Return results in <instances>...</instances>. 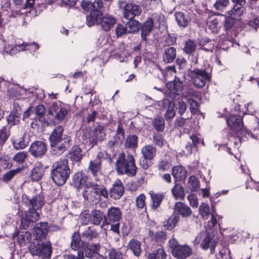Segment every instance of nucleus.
<instances>
[{"label": "nucleus", "mask_w": 259, "mask_h": 259, "mask_svg": "<svg viewBox=\"0 0 259 259\" xmlns=\"http://www.w3.org/2000/svg\"><path fill=\"white\" fill-rule=\"evenodd\" d=\"M90 220H88V223L96 226L99 225L105 220V214L99 209H94L90 213Z\"/></svg>", "instance_id": "32"}, {"label": "nucleus", "mask_w": 259, "mask_h": 259, "mask_svg": "<svg viewBox=\"0 0 259 259\" xmlns=\"http://www.w3.org/2000/svg\"><path fill=\"white\" fill-rule=\"evenodd\" d=\"M187 170L181 165H175L171 169L175 183L184 181L187 177Z\"/></svg>", "instance_id": "24"}, {"label": "nucleus", "mask_w": 259, "mask_h": 259, "mask_svg": "<svg viewBox=\"0 0 259 259\" xmlns=\"http://www.w3.org/2000/svg\"><path fill=\"white\" fill-rule=\"evenodd\" d=\"M82 248L84 251L85 256L91 258L96 254H99L100 245L99 243H90L87 242H82Z\"/></svg>", "instance_id": "25"}, {"label": "nucleus", "mask_w": 259, "mask_h": 259, "mask_svg": "<svg viewBox=\"0 0 259 259\" xmlns=\"http://www.w3.org/2000/svg\"><path fill=\"white\" fill-rule=\"evenodd\" d=\"M149 236L153 244L161 246L167 240V233L164 231L149 230Z\"/></svg>", "instance_id": "23"}, {"label": "nucleus", "mask_w": 259, "mask_h": 259, "mask_svg": "<svg viewBox=\"0 0 259 259\" xmlns=\"http://www.w3.org/2000/svg\"><path fill=\"white\" fill-rule=\"evenodd\" d=\"M32 242L28 247L32 256H37L42 259H50L52 253V244L50 241L39 242Z\"/></svg>", "instance_id": "7"}, {"label": "nucleus", "mask_w": 259, "mask_h": 259, "mask_svg": "<svg viewBox=\"0 0 259 259\" xmlns=\"http://www.w3.org/2000/svg\"><path fill=\"white\" fill-rule=\"evenodd\" d=\"M127 20L128 21L125 24L126 33L127 34L136 33L138 32L140 29V23L134 19Z\"/></svg>", "instance_id": "44"}, {"label": "nucleus", "mask_w": 259, "mask_h": 259, "mask_svg": "<svg viewBox=\"0 0 259 259\" xmlns=\"http://www.w3.org/2000/svg\"><path fill=\"white\" fill-rule=\"evenodd\" d=\"M122 212L121 209L115 206H111L107 209L105 214V220L102 222V226L111 225L110 230L119 234V221L121 219Z\"/></svg>", "instance_id": "5"}, {"label": "nucleus", "mask_w": 259, "mask_h": 259, "mask_svg": "<svg viewBox=\"0 0 259 259\" xmlns=\"http://www.w3.org/2000/svg\"><path fill=\"white\" fill-rule=\"evenodd\" d=\"M102 13L99 10H92L89 15L86 16V24L91 27L95 24L99 25Z\"/></svg>", "instance_id": "31"}, {"label": "nucleus", "mask_w": 259, "mask_h": 259, "mask_svg": "<svg viewBox=\"0 0 259 259\" xmlns=\"http://www.w3.org/2000/svg\"><path fill=\"white\" fill-rule=\"evenodd\" d=\"M153 26V21L152 18H148L141 25H140V29H141V40L147 41V37L149 36L152 31Z\"/></svg>", "instance_id": "30"}, {"label": "nucleus", "mask_w": 259, "mask_h": 259, "mask_svg": "<svg viewBox=\"0 0 259 259\" xmlns=\"http://www.w3.org/2000/svg\"><path fill=\"white\" fill-rule=\"evenodd\" d=\"M72 185L77 190L84 188L86 185L90 182L89 177L82 171L74 174L72 178Z\"/></svg>", "instance_id": "18"}, {"label": "nucleus", "mask_w": 259, "mask_h": 259, "mask_svg": "<svg viewBox=\"0 0 259 259\" xmlns=\"http://www.w3.org/2000/svg\"><path fill=\"white\" fill-rule=\"evenodd\" d=\"M94 189V200L97 199L99 200L108 199V191L103 185H100L95 183Z\"/></svg>", "instance_id": "35"}, {"label": "nucleus", "mask_w": 259, "mask_h": 259, "mask_svg": "<svg viewBox=\"0 0 259 259\" xmlns=\"http://www.w3.org/2000/svg\"><path fill=\"white\" fill-rule=\"evenodd\" d=\"M1 85H7L9 83L8 87L7 88V96L9 97H17L20 96H27L28 97H46L44 91L36 89L35 88H29L28 89L24 88L23 87H21L19 85H16L11 87L10 82H6L4 78L2 77H0ZM1 88V86H0Z\"/></svg>", "instance_id": "4"}, {"label": "nucleus", "mask_w": 259, "mask_h": 259, "mask_svg": "<svg viewBox=\"0 0 259 259\" xmlns=\"http://www.w3.org/2000/svg\"><path fill=\"white\" fill-rule=\"evenodd\" d=\"M177 50L174 47H169L164 49L162 54V59L165 63L172 62L176 58Z\"/></svg>", "instance_id": "37"}, {"label": "nucleus", "mask_w": 259, "mask_h": 259, "mask_svg": "<svg viewBox=\"0 0 259 259\" xmlns=\"http://www.w3.org/2000/svg\"><path fill=\"white\" fill-rule=\"evenodd\" d=\"M116 23V19L109 15H102L99 21V25L105 31L111 29Z\"/></svg>", "instance_id": "28"}, {"label": "nucleus", "mask_w": 259, "mask_h": 259, "mask_svg": "<svg viewBox=\"0 0 259 259\" xmlns=\"http://www.w3.org/2000/svg\"><path fill=\"white\" fill-rule=\"evenodd\" d=\"M152 124L157 132H162L165 128L164 119L162 116H158L153 119Z\"/></svg>", "instance_id": "54"}, {"label": "nucleus", "mask_w": 259, "mask_h": 259, "mask_svg": "<svg viewBox=\"0 0 259 259\" xmlns=\"http://www.w3.org/2000/svg\"><path fill=\"white\" fill-rule=\"evenodd\" d=\"M64 131V127L62 125L55 126L49 137L50 144L54 143H60L63 139Z\"/></svg>", "instance_id": "27"}, {"label": "nucleus", "mask_w": 259, "mask_h": 259, "mask_svg": "<svg viewBox=\"0 0 259 259\" xmlns=\"http://www.w3.org/2000/svg\"><path fill=\"white\" fill-rule=\"evenodd\" d=\"M80 235L78 231L74 232L71 236V241L70 243V247L74 250H78L82 244Z\"/></svg>", "instance_id": "46"}, {"label": "nucleus", "mask_w": 259, "mask_h": 259, "mask_svg": "<svg viewBox=\"0 0 259 259\" xmlns=\"http://www.w3.org/2000/svg\"><path fill=\"white\" fill-rule=\"evenodd\" d=\"M188 102L190 104V110L192 114H196L200 111V104L194 98H189Z\"/></svg>", "instance_id": "57"}, {"label": "nucleus", "mask_w": 259, "mask_h": 259, "mask_svg": "<svg viewBox=\"0 0 259 259\" xmlns=\"http://www.w3.org/2000/svg\"><path fill=\"white\" fill-rule=\"evenodd\" d=\"M11 135L10 130L6 125L0 129V149L5 145Z\"/></svg>", "instance_id": "53"}, {"label": "nucleus", "mask_w": 259, "mask_h": 259, "mask_svg": "<svg viewBox=\"0 0 259 259\" xmlns=\"http://www.w3.org/2000/svg\"><path fill=\"white\" fill-rule=\"evenodd\" d=\"M108 256L109 259H123L122 252L119 250L114 248L109 249Z\"/></svg>", "instance_id": "63"}, {"label": "nucleus", "mask_w": 259, "mask_h": 259, "mask_svg": "<svg viewBox=\"0 0 259 259\" xmlns=\"http://www.w3.org/2000/svg\"><path fill=\"white\" fill-rule=\"evenodd\" d=\"M156 148L155 146L151 144L145 145L141 148V154L142 157L153 160L156 155Z\"/></svg>", "instance_id": "38"}, {"label": "nucleus", "mask_w": 259, "mask_h": 259, "mask_svg": "<svg viewBox=\"0 0 259 259\" xmlns=\"http://www.w3.org/2000/svg\"><path fill=\"white\" fill-rule=\"evenodd\" d=\"M22 170L21 167H18L14 169L10 170L6 172L3 176L2 180L5 183L10 182L14 177L17 174H19Z\"/></svg>", "instance_id": "52"}, {"label": "nucleus", "mask_w": 259, "mask_h": 259, "mask_svg": "<svg viewBox=\"0 0 259 259\" xmlns=\"http://www.w3.org/2000/svg\"><path fill=\"white\" fill-rule=\"evenodd\" d=\"M141 242L137 239L133 238L130 240L127 249L130 250L136 257H139L142 253Z\"/></svg>", "instance_id": "33"}, {"label": "nucleus", "mask_w": 259, "mask_h": 259, "mask_svg": "<svg viewBox=\"0 0 259 259\" xmlns=\"http://www.w3.org/2000/svg\"><path fill=\"white\" fill-rule=\"evenodd\" d=\"M84 155V153L80 147L78 145L75 144L68 150L67 157L71 161V164H76L79 166Z\"/></svg>", "instance_id": "13"}, {"label": "nucleus", "mask_w": 259, "mask_h": 259, "mask_svg": "<svg viewBox=\"0 0 259 259\" xmlns=\"http://www.w3.org/2000/svg\"><path fill=\"white\" fill-rule=\"evenodd\" d=\"M162 104L164 108H166V106L168 105L164 117L167 121L170 120L176 115L175 111V103L174 102L170 101L167 98H165L162 101Z\"/></svg>", "instance_id": "36"}, {"label": "nucleus", "mask_w": 259, "mask_h": 259, "mask_svg": "<svg viewBox=\"0 0 259 259\" xmlns=\"http://www.w3.org/2000/svg\"><path fill=\"white\" fill-rule=\"evenodd\" d=\"M196 48V45L194 41L189 39L185 41L183 50L186 54H192L195 52Z\"/></svg>", "instance_id": "56"}, {"label": "nucleus", "mask_w": 259, "mask_h": 259, "mask_svg": "<svg viewBox=\"0 0 259 259\" xmlns=\"http://www.w3.org/2000/svg\"><path fill=\"white\" fill-rule=\"evenodd\" d=\"M175 183V185L171 189L172 196L176 200H184L185 193L184 187L181 184L178 182Z\"/></svg>", "instance_id": "42"}, {"label": "nucleus", "mask_w": 259, "mask_h": 259, "mask_svg": "<svg viewBox=\"0 0 259 259\" xmlns=\"http://www.w3.org/2000/svg\"><path fill=\"white\" fill-rule=\"evenodd\" d=\"M166 87L172 95H179L183 91V83L179 78L175 77L174 80L166 84Z\"/></svg>", "instance_id": "26"}, {"label": "nucleus", "mask_w": 259, "mask_h": 259, "mask_svg": "<svg viewBox=\"0 0 259 259\" xmlns=\"http://www.w3.org/2000/svg\"><path fill=\"white\" fill-rule=\"evenodd\" d=\"M168 243L171 254L175 257L183 259L191 255V248L187 245H180L177 239L172 238L169 240Z\"/></svg>", "instance_id": "10"}, {"label": "nucleus", "mask_w": 259, "mask_h": 259, "mask_svg": "<svg viewBox=\"0 0 259 259\" xmlns=\"http://www.w3.org/2000/svg\"><path fill=\"white\" fill-rule=\"evenodd\" d=\"M200 214L203 220H207L208 218L210 209L207 204L201 205L199 207Z\"/></svg>", "instance_id": "64"}, {"label": "nucleus", "mask_w": 259, "mask_h": 259, "mask_svg": "<svg viewBox=\"0 0 259 259\" xmlns=\"http://www.w3.org/2000/svg\"><path fill=\"white\" fill-rule=\"evenodd\" d=\"M71 139L70 137H67L63 143L50 144L51 151L52 155L59 156L67 150L70 146Z\"/></svg>", "instance_id": "16"}, {"label": "nucleus", "mask_w": 259, "mask_h": 259, "mask_svg": "<svg viewBox=\"0 0 259 259\" xmlns=\"http://www.w3.org/2000/svg\"><path fill=\"white\" fill-rule=\"evenodd\" d=\"M13 238L17 237V242L21 246L24 247L30 243L32 239L31 233L28 231L20 232L16 229L13 234Z\"/></svg>", "instance_id": "21"}, {"label": "nucleus", "mask_w": 259, "mask_h": 259, "mask_svg": "<svg viewBox=\"0 0 259 259\" xmlns=\"http://www.w3.org/2000/svg\"><path fill=\"white\" fill-rule=\"evenodd\" d=\"M12 143L16 149H23L28 145L29 141L26 138V135L24 134L21 137L14 140Z\"/></svg>", "instance_id": "48"}, {"label": "nucleus", "mask_w": 259, "mask_h": 259, "mask_svg": "<svg viewBox=\"0 0 259 259\" xmlns=\"http://www.w3.org/2000/svg\"><path fill=\"white\" fill-rule=\"evenodd\" d=\"M179 220V217L173 212L167 220L163 223V226L168 230H172L175 228Z\"/></svg>", "instance_id": "47"}, {"label": "nucleus", "mask_w": 259, "mask_h": 259, "mask_svg": "<svg viewBox=\"0 0 259 259\" xmlns=\"http://www.w3.org/2000/svg\"><path fill=\"white\" fill-rule=\"evenodd\" d=\"M195 245L200 244L201 248L206 250L210 248V252L213 254L215 252V248L218 244V242L212 240L211 234L208 233H200L198 234L194 241Z\"/></svg>", "instance_id": "11"}, {"label": "nucleus", "mask_w": 259, "mask_h": 259, "mask_svg": "<svg viewBox=\"0 0 259 259\" xmlns=\"http://www.w3.org/2000/svg\"><path fill=\"white\" fill-rule=\"evenodd\" d=\"M125 139V132L123 128L122 127L121 123H119L117 128L116 131L115 136V140L116 142H122Z\"/></svg>", "instance_id": "61"}, {"label": "nucleus", "mask_w": 259, "mask_h": 259, "mask_svg": "<svg viewBox=\"0 0 259 259\" xmlns=\"http://www.w3.org/2000/svg\"><path fill=\"white\" fill-rule=\"evenodd\" d=\"M106 136L105 127L102 125H97L89 137V145L93 148L97 145L98 142L103 141Z\"/></svg>", "instance_id": "14"}, {"label": "nucleus", "mask_w": 259, "mask_h": 259, "mask_svg": "<svg viewBox=\"0 0 259 259\" xmlns=\"http://www.w3.org/2000/svg\"><path fill=\"white\" fill-rule=\"evenodd\" d=\"M245 9L244 7H233L232 9L228 12V15L236 20L241 19V16L243 14Z\"/></svg>", "instance_id": "50"}, {"label": "nucleus", "mask_w": 259, "mask_h": 259, "mask_svg": "<svg viewBox=\"0 0 259 259\" xmlns=\"http://www.w3.org/2000/svg\"><path fill=\"white\" fill-rule=\"evenodd\" d=\"M48 151V145L46 142L41 141H35L30 145L28 152L35 159H41L46 154Z\"/></svg>", "instance_id": "12"}, {"label": "nucleus", "mask_w": 259, "mask_h": 259, "mask_svg": "<svg viewBox=\"0 0 259 259\" xmlns=\"http://www.w3.org/2000/svg\"><path fill=\"white\" fill-rule=\"evenodd\" d=\"M188 184L192 192H195L199 189V182L195 176H191L188 179Z\"/></svg>", "instance_id": "58"}, {"label": "nucleus", "mask_w": 259, "mask_h": 259, "mask_svg": "<svg viewBox=\"0 0 259 259\" xmlns=\"http://www.w3.org/2000/svg\"><path fill=\"white\" fill-rule=\"evenodd\" d=\"M45 174V169L42 164L38 162L35 163L32 169L30 177L33 181L37 182L40 180Z\"/></svg>", "instance_id": "29"}, {"label": "nucleus", "mask_w": 259, "mask_h": 259, "mask_svg": "<svg viewBox=\"0 0 259 259\" xmlns=\"http://www.w3.org/2000/svg\"><path fill=\"white\" fill-rule=\"evenodd\" d=\"M115 167L118 175H126L128 177H135L138 170L134 156L131 154L126 155L124 152L118 154Z\"/></svg>", "instance_id": "3"}, {"label": "nucleus", "mask_w": 259, "mask_h": 259, "mask_svg": "<svg viewBox=\"0 0 259 259\" xmlns=\"http://www.w3.org/2000/svg\"><path fill=\"white\" fill-rule=\"evenodd\" d=\"M82 236L85 240L91 241L94 239L98 238L99 237V233L96 229L88 227L82 233Z\"/></svg>", "instance_id": "45"}, {"label": "nucleus", "mask_w": 259, "mask_h": 259, "mask_svg": "<svg viewBox=\"0 0 259 259\" xmlns=\"http://www.w3.org/2000/svg\"><path fill=\"white\" fill-rule=\"evenodd\" d=\"M138 138L135 134L129 135L126 138L125 145L126 147L132 149H136L138 147Z\"/></svg>", "instance_id": "51"}, {"label": "nucleus", "mask_w": 259, "mask_h": 259, "mask_svg": "<svg viewBox=\"0 0 259 259\" xmlns=\"http://www.w3.org/2000/svg\"><path fill=\"white\" fill-rule=\"evenodd\" d=\"M211 41V40L207 37L200 39L198 42L199 46L200 47L199 49L206 52L212 51L213 48L212 46H209L207 48L205 47L207 44L210 42Z\"/></svg>", "instance_id": "59"}, {"label": "nucleus", "mask_w": 259, "mask_h": 259, "mask_svg": "<svg viewBox=\"0 0 259 259\" xmlns=\"http://www.w3.org/2000/svg\"><path fill=\"white\" fill-rule=\"evenodd\" d=\"M22 202L28 209L22 213L21 219L20 227L26 230L36 222L39 218L37 210H41L45 203V197L42 192L37 193L30 197L26 194L22 196Z\"/></svg>", "instance_id": "1"}, {"label": "nucleus", "mask_w": 259, "mask_h": 259, "mask_svg": "<svg viewBox=\"0 0 259 259\" xmlns=\"http://www.w3.org/2000/svg\"><path fill=\"white\" fill-rule=\"evenodd\" d=\"M95 182H91L86 185L82 192V195L84 200L87 201L94 200Z\"/></svg>", "instance_id": "41"}, {"label": "nucleus", "mask_w": 259, "mask_h": 259, "mask_svg": "<svg viewBox=\"0 0 259 259\" xmlns=\"http://www.w3.org/2000/svg\"><path fill=\"white\" fill-rule=\"evenodd\" d=\"M153 142L155 145L159 148H162L164 146V136L157 133H154L152 136Z\"/></svg>", "instance_id": "60"}, {"label": "nucleus", "mask_w": 259, "mask_h": 259, "mask_svg": "<svg viewBox=\"0 0 259 259\" xmlns=\"http://www.w3.org/2000/svg\"><path fill=\"white\" fill-rule=\"evenodd\" d=\"M124 186L120 179H117L108 191V195L113 199H119L124 193Z\"/></svg>", "instance_id": "19"}, {"label": "nucleus", "mask_w": 259, "mask_h": 259, "mask_svg": "<svg viewBox=\"0 0 259 259\" xmlns=\"http://www.w3.org/2000/svg\"><path fill=\"white\" fill-rule=\"evenodd\" d=\"M71 174L68 160L65 158H60L52 164L50 176L53 182L58 186L66 183Z\"/></svg>", "instance_id": "2"}, {"label": "nucleus", "mask_w": 259, "mask_h": 259, "mask_svg": "<svg viewBox=\"0 0 259 259\" xmlns=\"http://www.w3.org/2000/svg\"><path fill=\"white\" fill-rule=\"evenodd\" d=\"M243 117V115L234 114L226 117V123L228 129L231 131L230 133H234L238 138L249 134L248 130L244 126Z\"/></svg>", "instance_id": "6"}, {"label": "nucleus", "mask_w": 259, "mask_h": 259, "mask_svg": "<svg viewBox=\"0 0 259 259\" xmlns=\"http://www.w3.org/2000/svg\"><path fill=\"white\" fill-rule=\"evenodd\" d=\"M204 68H195L191 71L193 84L198 88L204 87L211 79L212 68L207 62L204 63Z\"/></svg>", "instance_id": "8"}, {"label": "nucleus", "mask_w": 259, "mask_h": 259, "mask_svg": "<svg viewBox=\"0 0 259 259\" xmlns=\"http://www.w3.org/2000/svg\"><path fill=\"white\" fill-rule=\"evenodd\" d=\"M49 231V223L47 222H40L35 224L33 234L36 241H41L46 238Z\"/></svg>", "instance_id": "15"}, {"label": "nucleus", "mask_w": 259, "mask_h": 259, "mask_svg": "<svg viewBox=\"0 0 259 259\" xmlns=\"http://www.w3.org/2000/svg\"><path fill=\"white\" fill-rule=\"evenodd\" d=\"M103 158V154L102 153H98L96 158L89 162L88 170L91 172L94 177H96L98 173L101 170Z\"/></svg>", "instance_id": "20"}, {"label": "nucleus", "mask_w": 259, "mask_h": 259, "mask_svg": "<svg viewBox=\"0 0 259 259\" xmlns=\"http://www.w3.org/2000/svg\"><path fill=\"white\" fill-rule=\"evenodd\" d=\"M146 199V196L144 193L139 194L136 199V206L138 209H144L145 212L147 211Z\"/></svg>", "instance_id": "55"}, {"label": "nucleus", "mask_w": 259, "mask_h": 259, "mask_svg": "<svg viewBox=\"0 0 259 259\" xmlns=\"http://www.w3.org/2000/svg\"><path fill=\"white\" fill-rule=\"evenodd\" d=\"M219 21L217 18L207 21V26L211 32L217 33L219 32Z\"/></svg>", "instance_id": "62"}, {"label": "nucleus", "mask_w": 259, "mask_h": 259, "mask_svg": "<svg viewBox=\"0 0 259 259\" xmlns=\"http://www.w3.org/2000/svg\"><path fill=\"white\" fill-rule=\"evenodd\" d=\"M49 125V122L45 117L35 115L30 123L32 128L39 129Z\"/></svg>", "instance_id": "43"}, {"label": "nucleus", "mask_w": 259, "mask_h": 259, "mask_svg": "<svg viewBox=\"0 0 259 259\" xmlns=\"http://www.w3.org/2000/svg\"><path fill=\"white\" fill-rule=\"evenodd\" d=\"M148 194L150 198V210L153 211H158V208L160 206L162 201L165 199V194L161 192L156 193L153 191H150Z\"/></svg>", "instance_id": "17"}, {"label": "nucleus", "mask_w": 259, "mask_h": 259, "mask_svg": "<svg viewBox=\"0 0 259 259\" xmlns=\"http://www.w3.org/2000/svg\"><path fill=\"white\" fill-rule=\"evenodd\" d=\"M171 166L170 161L166 158H162L159 160L156 165V167L158 171L164 172L168 171Z\"/></svg>", "instance_id": "49"}, {"label": "nucleus", "mask_w": 259, "mask_h": 259, "mask_svg": "<svg viewBox=\"0 0 259 259\" xmlns=\"http://www.w3.org/2000/svg\"><path fill=\"white\" fill-rule=\"evenodd\" d=\"M118 6L122 10L123 17L126 19H133L140 15L142 12L140 6L133 3H127L126 0H118Z\"/></svg>", "instance_id": "9"}, {"label": "nucleus", "mask_w": 259, "mask_h": 259, "mask_svg": "<svg viewBox=\"0 0 259 259\" xmlns=\"http://www.w3.org/2000/svg\"><path fill=\"white\" fill-rule=\"evenodd\" d=\"M175 16L178 25L181 27H188L191 22V19L189 15L183 12H176Z\"/></svg>", "instance_id": "34"}, {"label": "nucleus", "mask_w": 259, "mask_h": 259, "mask_svg": "<svg viewBox=\"0 0 259 259\" xmlns=\"http://www.w3.org/2000/svg\"><path fill=\"white\" fill-rule=\"evenodd\" d=\"M20 113L17 110H12L9 115L7 116L8 125L7 128H10L15 125L18 124L20 121Z\"/></svg>", "instance_id": "40"}, {"label": "nucleus", "mask_w": 259, "mask_h": 259, "mask_svg": "<svg viewBox=\"0 0 259 259\" xmlns=\"http://www.w3.org/2000/svg\"><path fill=\"white\" fill-rule=\"evenodd\" d=\"M192 210L189 206L185 203L178 201L175 203L174 206V213L180 217L187 218L192 214Z\"/></svg>", "instance_id": "22"}, {"label": "nucleus", "mask_w": 259, "mask_h": 259, "mask_svg": "<svg viewBox=\"0 0 259 259\" xmlns=\"http://www.w3.org/2000/svg\"><path fill=\"white\" fill-rule=\"evenodd\" d=\"M23 50H25V46L23 45V42L22 43L18 42V44L16 43L14 46L9 44L4 45V52L11 56L15 55Z\"/></svg>", "instance_id": "39"}]
</instances>
